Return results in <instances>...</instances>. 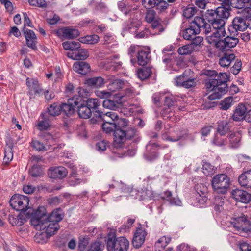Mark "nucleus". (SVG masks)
Masks as SVG:
<instances>
[{
  "instance_id": "1",
  "label": "nucleus",
  "mask_w": 251,
  "mask_h": 251,
  "mask_svg": "<svg viewBox=\"0 0 251 251\" xmlns=\"http://www.w3.org/2000/svg\"><path fill=\"white\" fill-rule=\"evenodd\" d=\"M46 213L45 207H39L33 213L30 222L36 230L43 231L49 237L56 233L60 226L57 222L47 220Z\"/></svg>"
},
{
  "instance_id": "2",
  "label": "nucleus",
  "mask_w": 251,
  "mask_h": 251,
  "mask_svg": "<svg viewBox=\"0 0 251 251\" xmlns=\"http://www.w3.org/2000/svg\"><path fill=\"white\" fill-rule=\"evenodd\" d=\"M29 200L25 196L16 194L13 195L10 201L11 206L18 211L25 212L28 210L26 215L29 216L31 213V217L36 210L30 208L28 206Z\"/></svg>"
},
{
  "instance_id": "3",
  "label": "nucleus",
  "mask_w": 251,
  "mask_h": 251,
  "mask_svg": "<svg viewBox=\"0 0 251 251\" xmlns=\"http://www.w3.org/2000/svg\"><path fill=\"white\" fill-rule=\"evenodd\" d=\"M129 245V241L125 237H120L116 239L114 234L110 233L108 235L107 245L109 251H127Z\"/></svg>"
},
{
  "instance_id": "4",
  "label": "nucleus",
  "mask_w": 251,
  "mask_h": 251,
  "mask_svg": "<svg viewBox=\"0 0 251 251\" xmlns=\"http://www.w3.org/2000/svg\"><path fill=\"white\" fill-rule=\"evenodd\" d=\"M203 25V18L200 17H196L194 20L190 23L189 27L185 29L183 32L184 39L190 40L201 32L203 33L202 25Z\"/></svg>"
},
{
  "instance_id": "5",
  "label": "nucleus",
  "mask_w": 251,
  "mask_h": 251,
  "mask_svg": "<svg viewBox=\"0 0 251 251\" xmlns=\"http://www.w3.org/2000/svg\"><path fill=\"white\" fill-rule=\"evenodd\" d=\"M208 23H206L203 18V33L206 35L212 32V29L225 27L226 21L218 17L207 15Z\"/></svg>"
},
{
  "instance_id": "6",
  "label": "nucleus",
  "mask_w": 251,
  "mask_h": 251,
  "mask_svg": "<svg viewBox=\"0 0 251 251\" xmlns=\"http://www.w3.org/2000/svg\"><path fill=\"white\" fill-rule=\"evenodd\" d=\"M135 131L134 128H129L128 130H117L114 132V146L118 148L122 147L126 139H131L135 136Z\"/></svg>"
},
{
  "instance_id": "7",
  "label": "nucleus",
  "mask_w": 251,
  "mask_h": 251,
  "mask_svg": "<svg viewBox=\"0 0 251 251\" xmlns=\"http://www.w3.org/2000/svg\"><path fill=\"white\" fill-rule=\"evenodd\" d=\"M205 87L208 93L211 92L208 96L210 100L220 99L225 94H220L222 90L220 89L221 85L218 83V79L215 78H210L205 82Z\"/></svg>"
},
{
  "instance_id": "8",
  "label": "nucleus",
  "mask_w": 251,
  "mask_h": 251,
  "mask_svg": "<svg viewBox=\"0 0 251 251\" xmlns=\"http://www.w3.org/2000/svg\"><path fill=\"white\" fill-rule=\"evenodd\" d=\"M238 42V38L235 37L233 33H230V35L227 36L224 39L216 42L215 46L219 50L225 51L235 47Z\"/></svg>"
},
{
  "instance_id": "9",
  "label": "nucleus",
  "mask_w": 251,
  "mask_h": 251,
  "mask_svg": "<svg viewBox=\"0 0 251 251\" xmlns=\"http://www.w3.org/2000/svg\"><path fill=\"white\" fill-rule=\"evenodd\" d=\"M235 217L231 220L229 226H232L235 229L239 232L240 234L246 232L248 226L250 225V221L244 214H241L240 216Z\"/></svg>"
},
{
  "instance_id": "10",
  "label": "nucleus",
  "mask_w": 251,
  "mask_h": 251,
  "mask_svg": "<svg viewBox=\"0 0 251 251\" xmlns=\"http://www.w3.org/2000/svg\"><path fill=\"white\" fill-rule=\"evenodd\" d=\"M156 12L152 9H149L146 13L145 20L148 23H152L151 29L154 30L153 34H158L162 32L164 29L157 20Z\"/></svg>"
},
{
  "instance_id": "11",
  "label": "nucleus",
  "mask_w": 251,
  "mask_h": 251,
  "mask_svg": "<svg viewBox=\"0 0 251 251\" xmlns=\"http://www.w3.org/2000/svg\"><path fill=\"white\" fill-rule=\"evenodd\" d=\"M83 102L82 101V97L80 96L75 95L71 99L68 100L67 103H62L61 106V110L66 114H72L75 111V108H76L78 103Z\"/></svg>"
},
{
  "instance_id": "12",
  "label": "nucleus",
  "mask_w": 251,
  "mask_h": 251,
  "mask_svg": "<svg viewBox=\"0 0 251 251\" xmlns=\"http://www.w3.org/2000/svg\"><path fill=\"white\" fill-rule=\"evenodd\" d=\"M213 188H228L230 185L229 178L224 174L215 176L211 180Z\"/></svg>"
},
{
  "instance_id": "13",
  "label": "nucleus",
  "mask_w": 251,
  "mask_h": 251,
  "mask_svg": "<svg viewBox=\"0 0 251 251\" xmlns=\"http://www.w3.org/2000/svg\"><path fill=\"white\" fill-rule=\"evenodd\" d=\"M247 19L243 17H236L233 20L232 25L228 27L229 32L235 35L237 31H242L247 29Z\"/></svg>"
},
{
  "instance_id": "14",
  "label": "nucleus",
  "mask_w": 251,
  "mask_h": 251,
  "mask_svg": "<svg viewBox=\"0 0 251 251\" xmlns=\"http://www.w3.org/2000/svg\"><path fill=\"white\" fill-rule=\"evenodd\" d=\"M231 7L232 6H229V7H227L226 6H221L218 7L215 10H208L206 15L212 17L215 16V17L222 19L224 21H226L230 16Z\"/></svg>"
},
{
  "instance_id": "15",
  "label": "nucleus",
  "mask_w": 251,
  "mask_h": 251,
  "mask_svg": "<svg viewBox=\"0 0 251 251\" xmlns=\"http://www.w3.org/2000/svg\"><path fill=\"white\" fill-rule=\"evenodd\" d=\"M26 84L29 89V95L30 98H34L33 96H40L43 93V89L39 84L37 80L27 78L26 80Z\"/></svg>"
},
{
  "instance_id": "16",
  "label": "nucleus",
  "mask_w": 251,
  "mask_h": 251,
  "mask_svg": "<svg viewBox=\"0 0 251 251\" xmlns=\"http://www.w3.org/2000/svg\"><path fill=\"white\" fill-rule=\"evenodd\" d=\"M151 59V56L149 48L144 47L138 50L136 62L139 65H146L150 61Z\"/></svg>"
},
{
  "instance_id": "17",
  "label": "nucleus",
  "mask_w": 251,
  "mask_h": 251,
  "mask_svg": "<svg viewBox=\"0 0 251 251\" xmlns=\"http://www.w3.org/2000/svg\"><path fill=\"white\" fill-rule=\"evenodd\" d=\"M94 116L101 119L104 123L107 124L115 123L116 119L118 118V114L112 111L104 113L100 110H96L94 113Z\"/></svg>"
},
{
  "instance_id": "18",
  "label": "nucleus",
  "mask_w": 251,
  "mask_h": 251,
  "mask_svg": "<svg viewBox=\"0 0 251 251\" xmlns=\"http://www.w3.org/2000/svg\"><path fill=\"white\" fill-rule=\"evenodd\" d=\"M134 2L135 0H126L120 1L118 4V8L125 15H127L137 9V7L135 6Z\"/></svg>"
},
{
  "instance_id": "19",
  "label": "nucleus",
  "mask_w": 251,
  "mask_h": 251,
  "mask_svg": "<svg viewBox=\"0 0 251 251\" xmlns=\"http://www.w3.org/2000/svg\"><path fill=\"white\" fill-rule=\"evenodd\" d=\"M147 232L142 227L138 228L134 233L132 240L133 246L136 248H139L144 243Z\"/></svg>"
},
{
  "instance_id": "20",
  "label": "nucleus",
  "mask_w": 251,
  "mask_h": 251,
  "mask_svg": "<svg viewBox=\"0 0 251 251\" xmlns=\"http://www.w3.org/2000/svg\"><path fill=\"white\" fill-rule=\"evenodd\" d=\"M68 172L67 169L62 166L50 168L48 172L49 177L51 178L62 179L67 175Z\"/></svg>"
},
{
  "instance_id": "21",
  "label": "nucleus",
  "mask_w": 251,
  "mask_h": 251,
  "mask_svg": "<svg viewBox=\"0 0 251 251\" xmlns=\"http://www.w3.org/2000/svg\"><path fill=\"white\" fill-rule=\"evenodd\" d=\"M232 195L237 201L248 203L251 200V195L243 189H233Z\"/></svg>"
},
{
  "instance_id": "22",
  "label": "nucleus",
  "mask_w": 251,
  "mask_h": 251,
  "mask_svg": "<svg viewBox=\"0 0 251 251\" xmlns=\"http://www.w3.org/2000/svg\"><path fill=\"white\" fill-rule=\"evenodd\" d=\"M226 35V32L225 27H221L212 29V33L211 35L208 36L207 38L208 39L209 42H215V44L216 42L220 40V38L224 37Z\"/></svg>"
},
{
  "instance_id": "23",
  "label": "nucleus",
  "mask_w": 251,
  "mask_h": 251,
  "mask_svg": "<svg viewBox=\"0 0 251 251\" xmlns=\"http://www.w3.org/2000/svg\"><path fill=\"white\" fill-rule=\"evenodd\" d=\"M8 221L13 226H19L25 223V218L21 213H12L9 215Z\"/></svg>"
},
{
  "instance_id": "24",
  "label": "nucleus",
  "mask_w": 251,
  "mask_h": 251,
  "mask_svg": "<svg viewBox=\"0 0 251 251\" xmlns=\"http://www.w3.org/2000/svg\"><path fill=\"white\" fill-rule=\"evenodd\" d=\"M67 55L73 60H84L88 57L87 50L80 48L74 51L67 52Z\"/></svg>"
},
{
  "instance_id": "25",
  "label": "nucleus",
  "mask_w": 251,
  "mask_h": 251,
  "mask_svg": "<svg viewBox=\"0 0 251 251\" xmlns=\"http://www.w3.org/2000/svg\"><path fill=\"white\" fill-rule=\"evenodd\" d=\"M82 101L83 102L78 103L76 106L77 108L78 114L80 117L84 119H88L92 115V111L86 105V101L82 97Z\"/></svg>"
},
{
  "instance_id": "26",
  "label": "nucleus",
  "mask_w": 251,
  "mask_h": 251,
  "mask_svg": "<svg viewBox=\"0 0 251 251\" xmlns=\"http://www.w3.org/2000/svg\"><path fill=\"white\" fill-rule=\"evenodd\" d=\"M24 32L27 46L35 50L36 48V44L37 42V38L35 34L32 30L29 29H24Z\"/></svg>"
},
{
  "instance_id": "27",
  "label": "nucleus",
  "mask_w": 251,
  "mask_h": 251,
  "mask_svg": "<svg viewBox=\"0 0 251 251\" xmlns=\"http://www.w3.org/2000/svg\"><path fill=\"white\" fill-rule=\"evenodd\" d=\"M216 77V79H218V83L221 85L220 89L222 90L220 92V94H226L228 89L226 82L229 79L227 75L225 73H217Z\"/></svg>"
},
{
  "instance_id": "28",
  "label": "nucleus",
  "mask_w": 251,
  "mask_h": 251,
  "mask_svg": "<svg viewBox=\"0 0 251 251\" xmlns=\"http://www.w3.org/2000/svg\"><path fill=\"white\" fill-rule=\"evenodd\" d=\"M40 117L41 120H39L36 125L37 128L39 130H45L48 129L50 126V118L47 114L41 113Z\"/></svg>"
},
{
  "instance_id": "29",
  "label": "nucleus",
  "mask_w": 251,
  "mask_h": 251,
  "mask_svg": "<svg viewBox=\"0 0 251 251\" xmlns=\"http://www.w3.org/2000/svg\"><path fill=\"white\" fill-rule=\"evenodd\" d=\"M247 108L244 105L240 104L236 108L232 115L234 121H239L243 119L246 120Z\"/></svg>"
},
{
  "instance_id": "30",
  "label": "nucleus",
  "mask_w": 251,
  "mask_h": 251,
  "mask_svg": "<svg viewBox=\"0 0 251 251\" xmlns=\"http://www.w3.org/2000/svg\"><path fill=\"white\" fill-rule=\"evenodd\" d=\"M109 82L107 87L108 90L112 92L116 91L122 88L124 85V82L120 79H115L113 76H110L108 78Z\"/></svg>"
},
{
  "instance_id": "31",
  "label": "nucleus",
  "mask_w": 251,
  "mask_h": 251,
  "mask_svg": "<svg viewBox=\"0 0 251 251\" xmlns=\"http://www.w3.org/2000/svg\"><path fill=\"white\" fill-rule=\"evenodd\" d=\"M73 70L80 74L85 75L90 71V65L86 62L79 61L75 62L73 66Z\"/></svg>"
},
{
  "instance_id": "32",
  "label": "nucleus",
  "mask_w": 251,
  "mask_h": 251,
  "mask_svg": "<svg viewBox=\"0 0 251 251\" xmlns=\"http://www.w3.org/2000/svg\"><path fill=\"white\" fill-rule=\"evenodd\" d=\"M58 33H61L63 37L66 39H73L78 36L79 33L77 29L70 27L62 28Z\"/></svg>"
},
{
  "instance_id": "33",
  "label": "nucleus",
  "mask_w": 251,
  "mask_h": 251,
  "mask_svg": "<svg viewBox=\"0 0 251 251\" xmlns=\"http://www.w3.org/2000/svg\"><path fill=\"white\" fill-rule=\"evenodd\" d=\"M183 135L184 134L179 129L176 130H172L170 131L169 135L167 134H163L162 135V138L165 140L176 142L180 140Z\"/></svg>"
},
{
  "instance_id": "34",
  "label": "nucleus",
  "mask_w": 251,
  "mask_h": 251,
  "mask_svg": "<svg viewBox=\"0 0 251 251\" xmlns=\"http://www.w3.org/2000/svg\"><path fill=\"white\" fill-rule=\"evenodd\" d=\"M229 145L232 148H237L239 146L241 139V132L238 131L231 133L227 137Z\"/></svg>"
},
{
  "instance_id": "35",
  "label": "nucleus",
  "mask_w": 251,
  "mask_h": 251,
  "mask_svg": "<svg viewBox=\"0 0 251 251\" xmlns=\"http://www.w3.org/2000/svg\"><path fill=\"white\" fill-rule=\"evenodd\" d=\"M64 217V213L62 209L57 208L54 210L50 215H47V219L53 222H57L59 224Z\"/></svg>"
},
{
  "instance_id": "36",
  "label": "nucleus",
  "mask_w": 251,
  "mask_h": 251,
  "mask_svg": "<svg viewBox=\"0 0 251 251\" xmlns=\"http://www.w3.org/2000/svg\"><path fill=\"white\" fill-rule=\"evenodd\" d=\"M171 238L169 236H163L159 238L155 243L154 248L156 251L163 250L171 241Z\"/></svg>"
},
{
  "instance_id": "37",
  "label": "nucleus",
  "mask_w": 251,
  "mask_h": 251,
  "mask_svg": "<svg viewBox=\"0 0 251 251\" xmlns=\"http://www.w3.org/2000/svg\"><path fill=\"white\" fill-rule=\"evenodd\" d=\"M105 83L104 79L100 76L90 78L86 81V84L92 88L101 87Z\"/></svg>"
},
{
  "instance_id": "38",
  "label": "nucleus",
  "mask_w": 251,
  "mask_h": 251,
  "mask_svg": "<svg viewBox=\"0 0 251 251\" xmlns=\"http://www.w3.org/2000/svg\"><path fill=\"white\" fill-rule=\"evenodd\" d=\"M235 56L233 53H225L222 57L219 59V64L222 67H228L232 61L235 59Z\"/></svg>"
},
{
  "instance_id": "39",
  "label": "nucleus",
  "mask_w": 251,
  "mask_h": 251,
  "mask_svg": "<svg viewBox=\"0 0 251 251\" xmlns=\"http://www.w3.org/2000/svg\"><path fill=\"white\" fill-rule=\"evenodd\" d=\"M230 129L229 122L226 121H222L218 124L217 132L220 135L224 136L228 132Z\"/></svg>"
},
{
  "instance_id": "40",
  "label": "nucleus",
  "mask_w": 251,
  "mask_h": 251,
  "mask_svg": "<svg viewBox=\"0 0 251 251\" xmlns=\"http://www.w3.org/2000/svg\"><path fill=\"white\" fill-rule=\"evenodd\" d=\"M100 40L99 36L96 34L87 35L79 39L80 42L84 44H95Z\"/></svg>"
},
{
  "instance_id": "41",
  "label": "nucleus",
  "mask_w": 251,
  "mask_h": 251,
  "mask_svg": "<svg viewBox=\"0 0 251 251\" xmlns=\"http://www.w3.org/2000/svg\"><path fill=\"white\" fill-rule=\"evenodd\" d=\"M151 73L152 71L150 67H143L138 70L137 75L141 80H145L148 78Z\"/></svg>"
},
{
  "instance_id": "42",
  "label": "nucleus",
  "mask_w": 251,
  "mask_h": 251,
  "mask_svg": "<svg viewBox=\"0 0 251 251\" xmlns=\"http://www.w3.org/2000/svg\"><path fill=\"white\" fill-rule=\"evenodd\" d=\"M61 111V106L56 103H53L50 106L48 112L45 114H47L50 118V116L55 117L59 115L60 114Z\"/></svg>"
},
{
  "instance_id": "43",
  "label": "nucleus",
  "mask_w": 251,
  "mask_h": 251,
  "mask_svg": "<svg viewBox=\"0 0 251 251\" xmlns=\"http://www.w3.org/2000/svg\"><path fill=\"white\" fill-rule=\"evenodd\" d=\"M164 199H167L172 204L176 205H180L181 202L176 197H173L172 193L167 190L165 192V196L163 197Z\"/></svg>"
},
{
  "instance_id": "44",
  "label": "nucleus",
  "mask_w": 251,
  "mask_h": 251,
  "mask_svg": "<svg viewBox=\"0 0 251 251\" xmlns=\"http://www.w3.org/2000/svg\"><path fill=\"white\" fill-rule=\"evenodd\" d=\"M233 8L242 9L247 6H251V0H233Z\"/></svg>"
},
{
  "instance_id": "45",
  "label": "nucleus",
  "mask_w": 251,
  "mask_h": 251,
  "mask_svg": "<svg viewBox=\"0 0 251 251\" xmlns=\"http://www.w3.org/2000/svg\"><path fill=\"white\" fill-rule=\"evenodd\" d=\"M202 172L206 176H210L215 173L216 168L210 163L204 162L203 164Z\"/></svg>"
},
{
  "instance_id": "46",
  "label": "nucleus",
  "mask_w": 251,
  "mask_h": 251,
  "mask_svg": "<svg viewBox=\"0 0 251 251\" xmlns=\"http://www.w3.org/2000/svg\"><path fill=\"white\" fill-rule=\"evenodd\" d=\"M249 175V171L246 172L240 175L238 177V181L242 187H246V188H248V176Z\"/></svg>"
},
{
  "instance_id": "47",
  "label": "nucleus",
  "mask_w": 251,
  "mask_h": 251,
  "mask_svg": "<svg viewBox=\"0 0 251 251\" xmlns=\"http://www.w3.org/2000/svg\"><path fill=\"white\" fill-rule=\"evenodd\" d=\"M115 127L116 131L117 130H122L121 128L125 127L128 126V121L124 118H119L118 116V118H116L115 121Z\"/></svg>"
},
{
  "instance_id": "48",
  "label": "nucleus",
  "mask_w": 251,
  "mask_h": 251,
  "mask_svg": "<svg viewBox=\"0 0 251 251\" xmlns=\"http://www.w3.org/2000/svg\"><path fill=\"white\" fill-rule=\"evenodd\" d=\"M196 199L200 203H203L207 201L206 194L207 193V189H197Z\"/></svg>"
},
{
  "instance_id": "49",
  "label": "nucleus",
  "mask_w": 251,
  "mask_h": 251,
  "mask_svg": "<svg viewBox=\"0 0 251 251\" xmlns=\"http://www.w3.org/2000/svg\"><path fill=\"white\" fill-rule=\"evenodd\" d=\"M119 106L118 102L108 99L104 100L103 101V106L106 108L116 110L119 107Z\"/></svg>"
},
{
  "instance_id": "50",
  "label": "nucleus",
  "mask_w": 251,
  "mask_h": 251,
  "mask_svg": "<svg viewBox=\"0 0 251 251\" xmlns=\"http://www.w3.org/2000/svg\"><path fill=\"white\" fill-rule=\"evenodd\" d=\"M29 174L34 177L40 176L43 174V170L40 166L33 165L32 168L29 170Z\"/></svg>"
},
{
  "instance_id": "51",
  "label": "nucleus",
  "mask_w": 251,
  "mask_h": 251,
  "mask_svg": "<svg viewBox=\"0 0 251 251\" xmlns=\"http://www.w3.org/2000/svg\"><path fill=\"white\" fill-rule=\"evenodd\" d=\"M86 105L87 106L89 107L90 110H95V111H94V113L97 110V108L100 105V103L98 99L90 98L88 99L86 101Z\"/></svg>"
},
{
  "instance_id": "52",
  "label": "nucleus",
  "mask_w": 251,
  "mask_h": 251,
  "mask_svg": "<svg viewBox=\"0 0 251 251\" xmlns=\"http://www.w3.org/2000/svg\"><path fill=\"white\" fill-rule=\"evenodd\" d=\"M233 99L231 97L225 98L221 102V109L226 110L229 109L232 105Z\"/></svg>"
},
{
  "instance_id": "53",
  "label": "nucleus",
  "mask_w": 251,
  "mask_h": 251,
  "mask_svg": "<svg viewBox=\"0 0 251 251\" xmlns=\"http://www.w3.org/2000/svg\"><path fill=\"white\" fill-rule=\"evenodd\" d=\"M193 47L191 45H186L178 48L177 52L180 55H186L191 53Z\"/></svg>"
},
{
  "instance_id": "54",
  "label": "nucleus",
  "mask_w": 251,
  "mask_h": 251,
  "mask_svg": "<svg viewBox=\"0 0 251 251\" xmlns=\"http://www.w3.org/2000/svg\"><path fill=\"white\" fill-rule=\"evenodd\" d=\"M31 146L36 151H46L48 150L49 147L44 146L42 143L37 140L32 141L31 143Z\"/></svg>"
},
{
  "instance_id": "55",
  "label": "nucleus",
  "mask_w": 251,
  "mask_h": 251,
  "mask_svg": "<svg viewBox=\"0 0 251 251\" xmlns=\"http://www.w3.org/2000/svg\"><path fill=\"white\" fill-rule=\"evenodd\" d=\"M197 11L195 7H188L183 9V15L187 19H189L193 16Z\"/></svg>"
},
{
  "instance_id": "56",
  "label": "nucleus",
  "mask_w": 251,
  "mask_h": 251,
  "mask_svg": "<svg viewBox=\"0 0 251 251\" xmlns=\"http://www.w3.org/2000/svg\"><path fill=\"white\" fill-rule=\"evenodd\" d=\"M222 136L218 133L216 134L214 137L213 143L217 146H223L227 144L228 141L227 139H224L222 138Z\"/></svg>"
},
{
  "instance_id": "57",
  "label": "nucleus",
  "mask_w": 251,
  "mask_h": 251,
  "mask_svg": "<svg viewBox=\"0 0 251 251\" xmlns=\"http://www.w3.org/2000/svg\"><path fill=\"white\" fill-rule=\"evenodd\" d=\"M138 49H140V48L134 45H131L128 49V54L130 55L131 58L130 61L133 65L136 63V59L133 58L134 54L136 51L138 52Z\"/></svg>"
},
{
  "instance_id": "58",
  "label": "nucleus",
  "mask_w": 251,
  "mask_h": 251,
  "mask_svg": "<svg viewBox=\"0 0 251 251\" xmlns=\"http://www.w3.org/2000/svg\"><path fill=\"white\" fill-rule=\"evenodd\" d=\"M102 129L104 131L107 133H109L116 130L115 123H103L102 124Z\"/></svg>"
},
{
  "instance_id": "59",
  "label": "nucleus",
  "mask_w": 251,
  "mask_h": 251,
  "mask_svg": "<svg viewBox=\"0 0 251 251\" xmlns=\"http://www.w3.org/2000/svg\"><path fill=\"white\" fill-rule=\"evenodd\" d=\"M156 3V8L161 11L166 10L169 4L167 3L166 0H154Z\"/></svg>"
},
{
  "instance_id": "60",
  "label": "nucleus",
  "mask_w": 251,
  "mask_h": 251,
  "mask_svg": "<svg viewBox=\"0 0 251 251\" xmlns=\"http://www.w3.org/2000/svg\"><path fill=\"white\" fill-rule=\"evenodd\" d=\"M13 158V152L12 149L8 147L5 150V155L3 158V162L7 164L12 160Z\"/></svg>"
},
{
  "instance_id": "61",
  "label": "nucleus",
  "mask_w": 251,
  "mask_h": 251,
  "mask_svg": "<svg viewBox=\"0 0 251 251\" xmlns=\"http://www.w3.org/2000/svg\"><path fill=\"white\" fill-rule=\"evenodd\" d=\"M164 105L168 107V108H171L172 106L174 105L175 101L174 100V97L172 95H164Z\"/></svg>"
},
{
  "instance_id": "62",
  "label": "nucleus",
  "mask_w": 251,
  "mask_h": 251,
  "mask_svg": "<svg viewBox=\"0 0 251 251\" xmlns=\"http://www.w3.org/2000/svg\"><path fill=\"white\" fill-rule=\"evenodd\" d=\"M187 76L185 75V73H184L181 75L176 77L174 79L175 85L182 87Z\"/></svg>"
},
{
  "instance_id": "63",
  "label": "nucleus",
  "mask_w": 251,
  "mask_h": 251,
  "mask_svg": "<svg viewBox=\"0 0 251 251\" xmlns=\"http://www.w3.org/2000/svg\"><path fill=\"white\" fill-rule=\"evenodd\" d=\"M95 93L98 97L101 99H104L105 100L108 99L112 95V93L110 91L105 90L97 91Z\"/></svg>"
},
{
  "instance_id": "64",
  "label": "nucleus",
  "mask_w": 251,
  "mask_h": 251,
  "mask_svg": "<svg viewBox=\"0 0 251 251\" xmlns=\"http://www.w3.org/2000/svg\"><path fill=\"white\" fill-rule=\"evenodd\" d=\"M241 9L240 13L243 18H245V19L251 18V7L247 6Z\"/></svg>"
}]
</instances>
